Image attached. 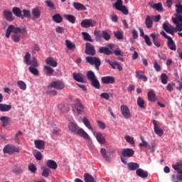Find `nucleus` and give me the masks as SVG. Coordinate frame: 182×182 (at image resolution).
Segmentation results:
<instances>
[{"label":"nucleus","instance_id":"1","mask_svg":"<svg viewBox=\"0 0 182 182\" xmlns=\"http://www.w3.org/2000/svg\"><path fill=\"white\" fill-rule=\"evenodd\" d=\"M25 31V28L14 27V25H10L6 30V38H10L11 33H12L13 32V34L11 35V39L12 41L18 43V42L21 41L20 33H24Z\"/></svg>","mask_w":182,"mask_h":182},{"label":"nucleus","instance_id":"2","mask_svg":"<svg viewBox=\"0 0 182 182\" xmlns=\"http://www.w3.org/2000/svg\"><path fill=\"white\" fill-rule=\"evenodd\" d=\"M68 130L71 132V133H74L75 134H78V136H80V137H83V139H85V140L90 141V136L89 134L83 130V129L80 128L79 126H77V124L74 122H70L68 124Z\"/></svg>","mask_w":182,"mask_h":182},{"label":"nucleus","instance_id":"3","mask_svg":"<svg viewBox=\"0 0 182 182\" xmlns=\"http://www.w3.org/2000/svg\"><path fill=\"white\" fill-rule=\"evenodd\" d=\"M172 168L176 170V173H178V175L176 176L174 174L171 176L172 181L173 182L182 181V161L178 162L176 164H173Z\"/></svg>","mask_w":182,"mask_h":182},{"label":"nucleus","instance_id":"4","mask_svg":"<svg viewBox=\"0 0 182 182\" xmlns=\"http://www.w3.org/2000/svg\"><path fill=\"white\" fill-rule=\"evenodd\" d=\"M94 35L95 36L96 42H102V39H104L107 42L110 39V34L106 32V31H102L101 33L99 31H95Z\"/></svg>","mask_w":182,"mask_h":182},{"label":"nucleus","instance_id":"5","mask_svg":"<svg viewBox=\"0 0 182 182\" xmlns=\"http://www.w3.org/2000/svg\"><path fill=\"white\" fill-rule=\"evenodd\" d=\"M24 63L30 66V68H38L39 63H38V60L33 57L31 60V53L28 52L26 53L24 56Z\"/></svg>","mask_w":182,"mask_h":182},{"label":"nucleus","instance_id":"6","mask_svg":"<svg viewBox=\"0 0 182 182\" xmlns=\"http://www.w3.org/2000/svg\"><path fill=\"white\" fill-rule=\"evenodd\" d=\"M113 8H115L117 11H119L124 15L129 14V9L126 6L123 5V0H117V1L112 4Z\"/></svg>","mask_w":182,"mask_h":182},{"label":"nucleus","instance_id":"7","mask_svg":"<svg viewBox=\"0 0 182 182\" xmlns=\"http://www.w3.org/2000/svg\"><path fill=\"white\" fill-rule=\"evenodd\" d=\"M173 23H175L176 27H173V30L176 32L182 31V15L176 14V17L172 18Z\"/></svg>","mask_w":182,"mask_h":182},{"label":"nucleus","instance_id":"8","mask_svg":"<svg viewBox=\"0 0 182 182\" xmlns=\"http://www.w3.org/2000/svg\"><path fill=\"white\" fill-rule=\"evenodd\" d=\"M133 156H134V151L132 149H122V154L121 156V161H122V163H124V164H127V162L126 161V157H127V159L130 158V157H133Z\"/></svg>","mask_w":182,"mask_h":182},{"label":"nucleus","instance_id":"9","mask_svg":"<svg viewBox=\"0 0 182 182\" xmlns=\"http://www.w3.org/2000/svg\"><path fill=\"white\" fill-rule=\"evenodd\" d=\"M19 151H21L19 147L12 144H7L3 149V153L4 154H14V153H19Z\"/></svg>","mask_w":182,"mask_h":182},{"label":"nucleus","instance_id":"10","mask_svg":"<svg viewBox=\"0 0 182 182\" xmlns=\"http://www.w3.org/2000/svg\"><path fill=\"white\" fill-rule=\"evenodd\" d=\"M85 60L87 63H90V65H95L97 70H99V68H100V65H102L100 59L97 57L88 56L85 58Z\"/></svg>","mask_w":182,"mask_h":182},{"label":"nucleus","instance_id":"11","mask_svg":"<svg viewBox=\"0 0 182 182\" xmlns=\"http://www.w3.org/2000/svg\"><path fill=\"white\" fill-rule=\"evenodd\" d=\"M75 102H76L74 107H73V110H74V112H77V114H83V113H85V106L82 105V102L78 99L75 100Z\"/></svg>","mask_w":182,"mask_h":182},{"label":"nucleus","instance_id":"12","mask_svg":"<svg viewBox=\"0 0 182 182\" xmlns=\"http://www.w3.org/2000/svg\"><path fill=\"white\" fill-rule=\"evenodd\" d=\"M97 25V22L93 19H85L81 22L82 28H93Z\"/></svg>","mask_w":182,"mask_h":182},{"label":"nucleus","instance_id":"13","mask_svg":"<svg viewBox=\"0 0 182 182\" xmlns=\"http://www.w3.org/2000/svg\"><path fill=\"white\" fill-rule=\"evenodd\" d=\"M85 53L86 55H89L90 56H95L96 55V50L95 49V46H93V45L90 44V43H86Z\"/></svg>","mask_w":182,"mask_h":182},{"label":"nucleus","instance_id":"14","mask_svg":"<svg viewBox=\"0 0 182 182\" xmlns=\"http://www.w3.org/2000/svg\"><path fill=\"white\" fill-rule=\"evenodd\" d=\"M121 113L125 119L132 118V113H130V109L127 105H123L121 106Z\"/></svg>","mask_w":182,"mask_h":182},{"label":"nucleus","instance_id":"15","mask_svg":"<svg viewBox=\"0 0 182 182\" xmlns=\"http://www.w3.org/2000/svg\"><path fill=\"white\" fill-rule=\"evenodd\" d=\"M73 77L75 82H79L80 83H86L85 75L80 73H73Z\"/></svg>","mask_w":182,"mask_h":182},{"label":"nucleus","instance_id":"16","mask_svg":"<svg viewBox=\"0 0 182 182\" xmlns=\"http://www.w3.org/2000/svg\"><path fill=\"white\" fill-rule=\"evenodd\" d=\"M48 87H54V89L58 90H62L65 87V84L62 81H53L48 85Z\"/></svg>","mask_w":182,"mask_h":182},{"label":"nucleus","instance_id":"17","mask_svg":"<svg viewBox=\"0 0 182 182\" xmlns=\"http://www.w3.org/2000/svg\"><path fill=\"white\" fill-rule=\"evenodd\" d=\"M101 82L104 85H112V83H114V82H116V80L113 76H105L101 77Z\"/></svg>","mask_w":182,"mask_h":182},{"label":"nucleus","instance_id":"18","mask_svg":"<svg viewBox=\"0 0 182 182\" xmlns=\"http://www.w3.org/2000/svg\"><path fill=\"white\" fill-rule=\"evenodd\" d=\"M152 123L154 124V130L155 133L158 136H161V135L164 134V131H163V129H160V126L159 125V124L157 123V121H156V119H154L152 121Z\"/></svg>","mask_w":182,"mask_h":182},{"label":"nucleus","instance_id":"19","mask_svg":"<svg viewBox=\"0 0 182 182\" xmlns=\"http://www.w3.org/2000/svg\"><path fill=\"white\" fill-rule=\"evenodd\" d=\"M34 144L36 146V149H38V150H44L45 149V141L38 139L34 141Z\"/></svg>","mask_w":182,"mask_h":182},{"label":"nucleus","instance_id":"20","mask_svg":"<svg viewBox=\"0 0 182 182\" xmlns=\"http://www.w3.org/2000/svg\"><path fill=\"white\" fill-rule=\"evenodd\" d=\"M136 174L138 177H141V178H147V177H149V172L145 171L141 168H138L136 171Z\"/></svg>","mask_w":182,"mask_h":182},{"label":"nucleus","instance_id":"21","mask_svg":"<svg viewBox=\"0 0 182 182\" xmlns=\"http://www.w3.org/2000/svg\"><path fill=\"white\" fill-rule=\"evenodd\" d=\"M46 63L47 65H48V66H51V68H56V66H58V62L55 60L53 57L47 58Z\"/></svg>","mask_w":182,"mask_h":182},{"label":"nucleus","instance_id":"22","mask_svg":"<svg viewBox=\"0 0 182 182\" xmlns=\"http://www.w3.org/2000/svg\"><path fill=\"white\" fill-rule=\"evenodd\" d=\"M140 165H139L137 163L130 162L127 164V168L131 171H137Z\"/></svg>","mask_w":182,"mask_h":182},{"label":"nucleus","instance_id":"23","mask_svg":"<svg viewBox=\"0 0 182 182\" xmlns=\"http://www.w3.org/2000/svg\"><path fill=\"white\" fill-rule=\"evenodd\" d=\"M46 166L48 168H51V170H56V168H58V164L52 159L47 161Z\"/></svg>","mask_w":182,"mask_h":182},{"label":"nucleus","instance_id":"24","mask_svg":"<svg viewBox=\"0 0 182 182\" xmlns=\"http://www.w3.org/2000/svg\"><path fill=\"white\" fill-rule=\"evenodd\" d=\"M95 137L100 144H105L106 143V139L103 136V134L101 132L96 133Z\"/></svg>","mask_w":182,"mask_h":182},{"label":"nucleus","instance_id":"25","mask_svg":"<svg viewBox=\"0 0 182 182\" xmlns=\"http://www.w3.org/2000/svg\"><path fill=\"white\" fill-rule=\"evenodd\" d=\"M167 46L171 50H177L176 43H174V41L171 37L168 38Z\"/></svg>","mask_w":182,"mask_h":182},{"label":"nucleus","instance_id":"26","mask_svg":"<svg viewBox=\"0 0 182 182\" xmlns=\"http://www.w3.org/2000/svg\"><path fill=\"white\" fill-rule=\"evenodd\" d=\"M73 6L77 11H86V6L82 3L73 2Z\"/></svg>","mask_w":182,"mask_h":182},{"label":"nucleus","instance_id":"27","mask_svg":"<svg viewBox=\"0 0 182 182\" xmlns=\"http://www.w3.org/2000/svg\"><path fill=\"white\" fill-rule=\"evenodd\" d=\"M135 73L137 79L139 80H143V82H147V77L144 75V73H143V71H136Z\"/></svg>","mask_w":182,"mask_h":182},{"label":"nucleus","instance_id":"28","mask_svg":"<svg viewBox=\"0 0 182 182\" xmlns=\"http://www.w3.org/2000/svg\"><path fill=\"white\" fill-rule=\"evenodd\" d=\"M0 120L1 122L2 127H6V126L9 124V122L11 121V119L9 118V117L3 116L0 117Z\"/></svg>","mask_w":182,"mask_h":182},{"label":"nucleus","instance_id":"29","mask_svg":"<svg viewBox=\"0 0 182 182\" xmlns=\"http://www.w3.org/2000/svg\"><path fill=\"white\" fill-rule=\"evenodd\" d=\"M98 52L99 53H104V55H106L107 56L112 55V50H110V49H109L107 47H100Z\"/></svg>","mask_w":182,"mask_h":182},{"label":"nucleus","instance_id":"30","mask_svg":"<svg viewBox=\"0 0 182 182\" xmlns=\"http://www.w3.org/2000/svg\"><path fill=\"white\" fill-rule=\"evenodd\" d=\"M31 13L33 16H34V18L36 19H39V18H41V11L39 7H35L33 9Z\"/></svg>","mask_w":182,"mask_h":182},{"label":"nucleus","instance_id":"31","mask_svg":"<svg viewBox=\"0 0 182 182\" xmlns=\"http://www.w3.org/2000/svg\"><path fill=\"white\" fill-rule=\"evenodd\" d=\"M12 12L15 14L16 16H17V18H21V19H23V16H22V11L21 9L18 7H14Z\"/></svg>","mask_w":182,"mask_h":182},{"label":"nucleus","instance_id":"32","mask_svg":"<svg viewBox=\"0 0 182 182\" xmlns=\"http://www.w3.org/2000/svg\"><path fill=\"white\" fill-rule=\"evenodd\" d=\"M151 38H152V41L154 42V45L156 46V48H160L161 46V43H160V40L157 38V36L154 33L151 34Z\"/></svg>","mask_w":182,"mask_h":182},{"label":"nucleus","instance_id":"33","mask_svg":"<svg viewBox=\"0 0 182 182\" xmlns=\"http://www.w3.org/2000/svg\"><path fill=\"white\" fill-rule=\"evenodd\" d=\"M4 16L9 22H12V21H14V17L12 16V12H11L8 10L4 11Z\"/></svg>","mask_w":182,"mask_h":182},{"label":"nucleus","instance_id":"34","mask_svg":"<svg viewBox=\"0 0 182 182\" xmlns=\"http://www.w3.org/2000/svg\"><path fill=\"white\" fill-rule=\"evenodd\" d=\"M162 26L163 29L165 31V32H167V33L174 28V26H172L171 24L168 23L167 21L164 22Z\"/></svg>","mask_w":182,"mask_h":182},{"label":"nucleus","instance_id":"35","mask_svg":"<svg viewBox=\"0 0 182 182\" xmlns=\"http://www.w3.org/2000/svg\"><path fill=\"white\" fill-rule=\"evenodd\" d=\"M115 38L118 39V41H123L124 39V36L123 31H117L113 32Z\"/></svg>","mask_w":182,"mask_h":182},{"label":"nucleus","instance_id":"36","mask_svg":"<svg viewBox=\"0 0 182 182\" xmlns=\"http://www.w3.org/2000/svg\"><path fill=\"white\" fill-rule=\"evenodd\" d=\"M12 109L11 105L0 104V112H9Z\"/></svg>","mask_w":182,"mask_h":182},{"label":"nucleus","instance_id":"37","mask_svg":"<svg viewBox=\"0 0 182 182\" xmlns=\"http://www.w3.org/2000/svg\"><path fill=\"white\" fill-rule=\"evenodd\" d=\"M82 122L89 130H91V132H93V127H92V125L90 124V122L89 121V119H87L86 117H84L82 118Z\"/></svg>","mask_w":182,"mask_h":182},{"label":"nucleus","instance_id":"38","mask_svg":"<svg viewBox=\"0 0 182 182\" xmlns=\"http://www.w3.org/2000/svg\"><path fill=\"white\" fill-rule=\"evenodd\" d=\"M145 24L148 29H150V28H153V19L150 16H146Z\"/></svg>","mask_w":182,"mask_h":182},{"label":"nucleus","instance_id":"39","mask_svg":"<svg viewBox=\"0 0 182 182\" xmlns=\"http://www.w3.org/2000/svg\"><path fill=\"white\" fill-rule=\"evenodd\" d=\"M64 18L68 21V22H70V23H75L76 22V17L73 15L65 14Z\"/></svg>","mask_w":182,"mask_h":182},{"label":"nucleus","instance_id":"40","mask_svg":"<svg viewBox=\"0 0 182 182\" xmlns=\"http://www.w3.org/2000/svg\"><path fill=\"white\" fill-rule=\"evenodd\" d=\"M86 77H87V79H88V80H90V82H91L92 80L96 79V75L95 74V73L92 70H89L87 72V74H86Z\"/></svg>","mask_w":182,"mask_h":182},{"label":"nucleus","instance_id":"41","mask_svg":"<svg viewBox=\"0 0 182 182\" xmlns=\"http://www.w3.org/2000/svg\"><path fill=\"white\" fill-rule=\"evenodd\" d=\"M84 181L85 182H96V181H95V178H93V176H92V175L89 173L84 174Z\"/></svg>","mask_w":182,"mask_h":182},{"label":"nucleus","instance_id":"42","mask_svg":"<svg viewBox=\"0 0 182 182\" xmlns=\"http://www.w3.org/2000/svg\"><path fill=\"white\" fill-rule=\"evenodd\" d=\"M44 69L46 70L47 76H53V73H55V70L51 67H49V65H45Z\"/></svg>","mask_w":182,"mask_h":182},{"label":"nucleus","instance_id":"43","mask_svg":"<svg viewBox=\"0 0 182 182\" xmlns=\"http://www.w3.org/2000/svg\"><path fill=\"white\" fill-rule=\"evenodd\" d=\"M152 8L158 11V12H163L164 11V9H163V4H161V3L154 4Z\"/></svg>","mask_w":182,"mask_h":182},{"label":"nucleus","instance_id":"44","mask_svg":"<svg viewBox=\"0 0 182 182\" xmlns=\"http://www.w3.org/2000/svg\"><path fill=\"white\" fill-rule=\"evenodd\" d=\"M91 85L95 89H100V82H99V80H97V77H96L94 80H92Z\"/></svg>","mask_w":182,"mask_h":182},{"label":"nucleus","instance_id":"45","mask_svg":"<svg viewBox=\"0 0 182 182\" xmlns=\"http://www.w3.org/2000/svg\"><path fill=\"white\" fill-rule=\"evenodd\" d=\"M53 20L54 22H56V23H60L63 21V18H62V16L59 14H56L53 16Z\"/></svg>","mask_w":182,"mask_h":182},{"label":"nucleus","instance_id":"46","mask_svg":"<svg viewBox=\"0 0 182 182\" xmlns=\"http://www.w3.org/2000/svg\"><path fill=\"white\" fill-rule=\"evenodd\" d=\"M82 35L83 36L84 41H87L88 42H95V40L92 39V37L89 33L82 32Z\"/></svg>","mask_w":182,"mask_h":182},{"label":"nucleus","instance_id":"47","mask_svg":"<svg viewBox=\"0 0 182 182\" xmlns=\"http://www.w3.org/2000/svg\"><path fill=\"white\" fill-rule=\"evenodd\" d=\"M65 46H67L68 49H70V50L76 48V46L75 45V43H72L69 40H65Z\"/></svg>","mask_w":182,"mask_h":182},{"label":"nucleus","instance_id":"48","mask_svg":"<svg viewBox=\"0 0 182 182\" xmlns=\"http://www.w3.org/2000/svg\"><path fill=\"white\" fill-rule=\"evenodd\" d=\"M33 154L36 160L40 161V160H42V153L39 151H33Z\"/></svg>","mask_w":182,"mask_h":182},{"label":"nucleus","instance_id":"49","mask_svg":"<svg viewBox=\"0 0 182 182\" xmlns=\"http://www.w3.org/2000/svg\"><path fill=\"white\" fill-rule=\"evenodd\" d=\"M137 105L141 109H146V107L144 106V100H143L141 97L137 98Z\"/></svg>","mask_w":182,"mask_h":182},{"label":"nucleus","instance_id":"50","mask_svg":"<svg viewBox=\"0 0 182 182\" xmlns=\"http://www.w3.org/2000/svg\"><path fill=\"white\" fill-rule=\"evenodd\" d=\"M42 170H43V172H42L43 177H46V178L49 177V174L50 173V169H49L48 168H46L45 166H43Z\"/></svg>","mask_w":182,"mask_h":182},{"label":"nucleus","instance_id":"51","mask_svg":"<svg viewBox=\"0 0 182 182\" xmlns=\"http://www.w3.org/2000/svg\"><path fill=\"white\" fill-rule=\"evenodd\" d=\"M28 70L34 76H39V70L36 69V67H29Z\"/></svg>","mask_w":182,"mask_h":182},{"label":"nucleus","instance_id":"52","mask_svg":"<svg viewBox=\"0 0 182 182\" xmlns=\"http://www.w3.org/2000/svg\"><path fill=\"white\" fill-rule=\"evenodd\" d=\"M17 86L21 89V90H26V83L22 80H18L17 82Z\"/></svg>","mask_w":182,"mask_h":182},{"label":"nucleus","instance_id":"53","mask_svg":"<svg viewBox=\"0 0 182 182\" xmlns=\"http://www.w3.org/2000/svg\"><path fill=\"white\" fill-rule=\"evenodd\" d=\"M148 100L149 102H156V94H154L153 91L148 92Z\"/></svg>","mask_w":182,"mask_h":182},{"label":"nucleus","instance_id":"54","mask_svg":"<svg viewBox=\"0 0 182 182\" xmlns=\"http://www.w3.org/2000/svg\"><path fill=\"white\" fill-rule=\"evenodd\" d=\"M168 79V77L167 76V74H166V73L161 74V83H163V85H167Z\"/></svg>","mask_w":182,"mask_h":182},{"label":"nucleus","instance_id":"55","mask_svg":"<svg viewBox=\"0 0 182 182\" xmlns=\"http://www.w3.org/2000/svg\"><path fill=\"white\" fill-rule=\"evenodd\" d=\"M100 153H101L103 159H105V160L106 161H109V156H107L106 149H105V148L101 149Z\"/></svg>","mask_w":182,"mask_h":182},{"label":"nucleus","instance_id":"56","mask_svg":"<svg viewBox=\"0 0 182 182\" xmlns=\"http://www.w3.org/2000/svg\"><path fill=\"white\" fill-rule=\"evenodd\" d=\"M124 139L126 141H127V143H129V144H132V145L134 144V138H133V136L127 135L124 136Z\"/></svg>","mask_w":182,"mask_h":182},{"label":"nucleus","instance_id":"57","mask_svg":"<svg viewBox=\"0 0 182 182\" xmlns=\"http://www.w3.org/2000/svg\"><path fill=\"white\" fill-rule=\"evenodd\" d=\"M141 141H142L141 144H139V147H146L148 149L149 147V143L144 140V138L143 136L140 137Z\"/></svg>","mask_w":182,"mask_h":182},{"label":"nucleus","instance_id":"58","mask_svg":"<svg viewBox=\"0 0 182 182\" xmlns=\"http://www.w3.org/2000/svg\"><path fill=\"white\" fill-rule=\"evenodd\" d=\"M28 170L32 173L33 174H35L36 173V166L33 164H31L28 165Z\"/></svg>","mask_w":182,"mask_h":182},{"label":"nucleus","instance_id":"59","mask_svg":"<svg viewBox=\"0 0 182 182\" xmlns=\"http://www.w3.org/2000/svg\"><path fill=\"white\" fill-rule=\"evenodd\" d=\"M176 10V14H178L179 15H181L182 14V4H178L175 5Z\"/></svg>","mask_w":182,"mask_h":182},{"label":"nucleus","instance_id":"60","mask_svg":"<svg viewBox=\"0 0 182 182\" xmlns=\"http://www.w3.org/2000/svg\"><path fill=\"white\" fill-rule=\"evenodd\" d=\"M23 134V133L22 132V131H19L17 134H16L14 140H15L16 143H18V144H19V143H20L19 136H22Z\"/></svg>","mask_w":182,"mask_h":182},{"label":"nucleus","instance_id":"61","mask_svg":"<svg viewBox=\"0 0 182 182\" xmlns=\"http://www.w3.org/2000/svg\"><path fill=\"white\" fill-rule=\"evenodd\" d=\"M154 68L156 72H161V66H160V65H159L157 61L154 62Z\"/></svg>","mask_w":182,"mask_h":182},{"label":"nucleus","instance_id":"62","mask_svg":"<svg viewBox=\"0 0 182 182\" xmlns=\"http://www.w3.org/2000/svg\"><path fill=\"white\" fill-rule=\"evenodd\" d=\"M23 18H31V11L23 9Z\"/></svg>","mask_w":182,"mask_h":182},{"label":"nucleus","instance_id":"63","mask_svg":"<svg viewBox=\"0 0 182 182\" xmlns=\"http://www.w3.org/2000/svg\"><path fill=\"white\" fill-rule=\"evenodd\" d=\"M144 41L146 44L148 46H151L152 43H151V41H150V37H149V36L147 35L144 36Z\"/></svg>","mask_w":182,"mask_h":182},{"label":"nucleus","instance_id":"64","mask_svg":"<svg viewBox=\"0 0 182 182\" xmlns=\"http://www.w3.org/2000/svg\"><path fill=\"white\" fill-rule=\"evenodd\" d=\"M46 4L48 8H50L51 9H55V4H53V2L51 1L47 0L46 1Z\"/></svg>","mask_w":182,"mask_h":182}]
</instances>
